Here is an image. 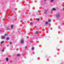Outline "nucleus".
Instances as JSON below:
<instances>
[{"label":"nucleus","mask_w":64,"mask_h":64,"mask_svg":"<svg viewBox=\"0 0 64 64\" xmlns=\"http://www.w3.org/2000/svg\"><path fill=\"white\" fill-rule=\"evenodd\" d=\"M60 14L59 13H58L56 14V17H57V18H59V17H60Z\"/></svg>","instance_id":"nucleus-1"},{"label":"nucleus","mask_w":64,"mask_h":64,"mask_svg":"<svg viewBox=\"0 0 64 64\" xmlns=\"http://www.w3.org/2000/svg\"><path fill=\"white\" fill-rule=\"evenodd\" d=\"M20 42L21 43H23L24 42V41H23V39H22V40H20Z\"/></svg>","instance_id":"nucleus-2"},{"label":"nucleus","mask_w":64,"mask_h":64,"mask_svg":"<svg viewBox=\"0 0 64 64\" xmlns=\"http://www.w3.org/2000/svg\"><path fill=\"white\" fill-rule=\"evenodd\" d=\"M35 34H39V32L38 31H36L35 32Z\"/></svg>","instance_id":"nucleus-3"},{"label":"nucleus","mask_w":64,"mask_h":64,"mask_svg":"<svg viewBox=\"0 0 64 64\" xmlns=\"http://www.w3.org/2000/svg\"><path fill=\"white\" fill-rule=\"evenodd\" d=\"M5 60H6V61H8V58H6Z\"/></svg>","instance_id":"nucleus-4"},{"label":"nucleus","mask_w":64,"mask_h":64,"mask_svg":"<svg viewBox=\"0 0 64 64\" xmlns=\"http://www.w3.org/2000/svg\"><path fill=\"white\" fill-rule=\"evenodd\" d=\"M2 39H5V37L4 36L2 37Z\"/></svg>","instance_id":"nucleus-5"},{"label":"nucleus","mask_w":64,"mask_h":64,"mask_svg":"<svg viewBox=\"0 0 64 64\" xmlns=\"http://www.w3.org/2000/svg\"><path fill=\"white\" fill-rule=\"evenodd\" d=\"M54 0H50V2H53Z\"/></svg>","instance_id":"nucleus-6"},{"label":"nucleus","mask_w":64,"mask_h":64,"mask_svg":"<svg viewBox=\"0 0 64 64\" xmlns=\"http://www.w3.org/2000/svg\"><path fill=\"white\" fill-rule=\"evenodd\" d=\"M17 56H21V55L20 54H18L17 55Z\"/></svg>","instance_id":"nucleus-7"},{"label":"nucleus","mask_w":64,"mask_h":64,"mask_svg":"<svg viewBox=\"0 0 64 64\" xmlns=\"http://www.w3.org/2000/svg\"><path fill=\"white\" fill-rule=\"evenodd\" d=\"M47 10L44 13V14H46V13H47Z\"/></svg>","instance_id":"nucleus-8"},{"label":"nucleus","mask_w":64,"mask_h":64,"mask_svg":"<svg viewBox=\"0 0 64 64\" xmlns=\"http://www.w3.org/2000/svg\"><path fill=\"white\" fill-rule=\"evenodd\" d=\"M6 39L7 40H9L10 39V38H6Z\"/></svg>","instance_id":"nucleus-9"},{"label":"nucleus","mask_w":64,"mask_h":64,"mask_svg":"<svg viewBox=\"0 0 64 64\" xmlns=\"http://www.w3.org/2000/svg\"><path fill=\"white\" fill-rule=\"evenodd\" d=\"M11 28H13V25H11Z\"/></svg>","instance_id":"nucleus-10"},{"label":"nucleus","mask_w":64,"mask_h":64,"mask_svg":"<svg viewBox=\"0 0 64 64\" xmlns=\"http://www.w3.org/2000/svg\"><path fill=\"white\" fill-rule=\"evenodd\" d=\"M30 25H33V23L30 22Z\"/></svg>","instance_id":"nucleus-11"},{"label":"nucleus","mask_w":64,"mask_h":64,"mask_svg":"<svg viewBox=\"0 0 64 64\" xmlns=\"http://www.w3.org/2000/svg\"><path fill=\"white\" fill-rule=\"evenodd\" d=\"M48 21L49 22H51V20L49 19L48 20Z\"/></svg>","instance_id":"nucleus-12"},{"label":"nucleus","mask_w":64,"mask_h":64,"mask_svg":"<svg viewBox=\"0 0 64 64\" xmlns=\"http://www.w3.org/2000/svg\"><path fill=\"white\" fill-rule=\"evenodd\" d=\"M7 30H9L10 29V28H9L7 27Z\"/></svg>","instance_id":"nucleus-13"},{"label":"nucleus","mask_w":64,"mask_h":64,"mask_svg":"<svg viewBox=\"0 0 64 64\" xmlns=\"http://www.w3.org/2000/svg\"><path fill=\"white\" fill-rule=\"evenodd\" d=\"M4 49H5V48H4L2 50V52H4Z\"/></svg>","instance_id":"nucleus-14"},{"label":"nucleus","mask_w":64,"mask_h":64,"mask_svg":"<svg viewBox=\"0 0 64 64\" xmlns=\"http://www.w3.org/2000/svg\"><path fill=\"white\" fill-rule=\"evenodd\" d=\"M53 10H56V9L54 8H53Z\"/></svg>","instance_id":"nucleus-15"},{"label":"nucleus","mask_w":64,"mask_h":64,"mask_svg":"<svg viewBox=\"0 0 64 64\" xmlns=\"http://www.w3.org/2000/svg\"><path fill=\"white\" fill-rule=\"evenodd\" d=\"M36 19H37L38 21H39V20H40L39 19H38V18H36Z\"/></svg>","instance_id":"nucleus-16"},{"label":"nucleus","mask_w":64,"mask_h":64,"mask_svg":"<svg viewBox=\"0 0 64 64\" xmlns=\"http://www.w3.org/2000/svg\"><path fill=\"white\" fill-rule=\"evenodd\" d=\"M46 24H48V22H46Z\"/></svg>","instance_id":"nucleus-17"},{"label":"nucleus","mask_w":64,"mask_h":64,"mask_svg":"<svg viewBox=\"0 0 64 64\" xmlns=\"http://www.w3.org/2000/svg\"><path fill=\"white\" fill-rule=\"evenodd\" d=\"M34 47H32V50H34Z\"/></svg>","instance_id":"nucleus-18"},{"label":"nucleus","mask_w":64,"mask_h":64,"mask_svg":"<svg viewBox=\"0 0 64 64\" xmlns=\"http://www.w3.org/2000/svg\"><path fill=\"white\" fill-rule=\"evenodd\" d=\"M10 45H11L12 44V42H10Z\"/></svg>","instance_id":"nucleus-19"},{"label":"nucleus","mask_w":64,"mask_h":64,"mask_svg":"<svg viewBox=\"0 0 64 64\" xmlns=\"http://www.w3.org/2000/svg\"><path fill=\"white\" fill-rule=\"evenodd\" d=\"M10 19H11V18H12V17L10 16Z\"/></svg>","instance_id":"nucleus-20"},{"label":"nucleus","mask_w":64,"mask_h":64,"mask_svg":"<svg viewBox=\"0 0 64 64\" xmlns=\"http://www.w3.org/2000/svg\"><path fill=\"white\" fill-rule=\"evenodd\" d=\"M2 43H3V42H1V44H2Z\"/></svg>","instance_id":"nucleus-21"},{"label":"nucleus","mask_w":64,"mask_h":64,"mask_svg":"<svg viewBox=\"0 0 64 64\" xmlns=\"http://www.w3.org/2000/svg\"><path fill=\"white\" fill-rule=\"evenodd\" d=\"M27 48V47L26 46L25 48Z\"/></svg>","instance_id":"nucleus-22"},{"label":"nucleus","mask_w":64,"mask_h":64,"mask_svg":"<svg viewBox=\"0 0 64 64\" xmlns=\"http://www.w3.org/2000/svg\"><path fill=\"white\" fill-rule=\"evenodd\" d=\"M5 36H6V35H7V34H6L5 35Z\"/></svg>","instance_id":"nucleus-23"},{"label":"nucleus","mask_w":64,"mask_h":64,"mask_svg":"<svg viewBox=\"0 0 64 64\" xmlns=\"http://www.w3.org/2000/svg\"><path fill=\"white\" fill-rule=\"evenodd\" d=\"M45 1H46L47 0H44Z\"/></svg>","instance_id":"nucleus-24"}]
</instances>
